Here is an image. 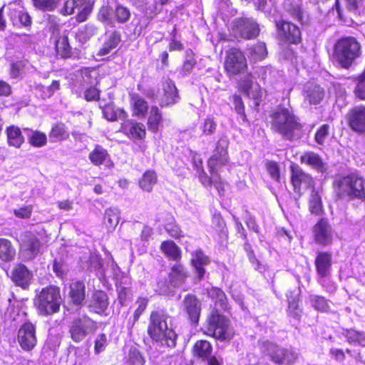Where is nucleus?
Returning a JSON list of instances; mask_svg holds the SVG:
<instances>
[{"instance_id": "obj_1", "label": "nucleus", "mask_w": 365, "mask_h": 365, "mask_svg": "<svg viewBox=\"0 0 365 365\" xmlns=\"http://www.w3.org/2000/svg\"><path fill=\"white\" fill-rule=\"evenodd\" d=\"M172 317L163 309L153 311L150 315L148 334L162 346L174 348L178 335L173 328Z\"/></svg>"}, {"instance_id": "obj_30", "label": "nucleus", "mask_w": 365, "mask_h": 365, "mask_svg": "<svg viewBox=\"0 0 365 365\" xmlns=\"http://www.w3.org/2000/svg\"><path fill=\"white\" fill-rule=\"evenodd\" d=\"M148 299L146 297H139L135 304L137 308L135 309L133 314L130 317L127 322L126 327L128 329H131L134 327L135 324L138 321L141 314L145 312L147 308Z\"/></svg>"}, {"instance_id": "obj_36", "label": "nucleus", "mask_w": 365, "mask_h": 365, "mask_svg": "<svg viewBox=\"0 0 365 365\" xmlns=\"http://www.w3.org/2000/svg\"><path fill=\"white\" fill-rule=\"evenodd\" d=\"M78 10L77 20L82 22L86 20L92 11L93 1L91 0H74Z\"/></svg>"}, {"instance_id": "obj_27", "label": "nucleus", "mask_w": 365, "mask_h": 365, "mask_svg": "<svg viewBox=\"0 0 365 365\" xmlns=\"http://www.w3.org/2000/svg\"><path fill=\"white\" fill-rule=\"evenodd\" d=\"M164 97L161 100L160 106L162 107L175 104L178 102L180 97L178 93L177 88L175 83L168 80L163 85Z\"/></svg>"}, {"instance_id": "obj_61", "label": "nucleus", "mask_w": 365, "mask_h": 365, "mask_svg": "<svg viewBox=\"0 0 365 365\" xmlns=\"http://www.w3.org/2000/svg\"><path fill=\"white\" fill-rule=\"evenodd\" d=\"M233 104L235 106V111L240 115L242 120L243 121H247L245 113V106L242 101V98L237 94L233 95L232 96Z\"/></svg>"}, {"instance_id": "obj_4", "label": "nucleus", "mask_w": 365, "mask_h": 365, "mask_svg": "<svg viewBox=\"0 0 365 365\" xmlns=\"http://www.w3.org/2000/svg\"><path fill=\"white\" fill-rule=\"evenodd\" d=\"M334 188L339 198L347 197L349 200H365V179L356 174H350L336 180Z\"/></svg>"}, {"instance_id": "obj_2", "label": "nucleus", "mask_w": 365, "mask_h": 365, "mask_svg": "<svg viewBox=\"0 0 365 365\" xmlns=\"http://www.w3.org/2000/svg\"><path fill=\"white\" fill-rule=\"evenodd\" d=\"M272 129L284 139H298L302 131V125L293 112L284 107L277 108L270 115Z\"/></svg>"}, {"instance_id": "obj_25", "label": "nucleus", "mask_w": 365, "mask_h": 365, "mask_svg": "<svg viewBox=\"0 0 365 365\" xmlns=\"http://www.w3.org/2000/svg\"><path fill=\"white\" fill-rule=\"evenodd\" d=\"M31 278V272L24 264L18 265L13 271L12 280L23 289H26L29 286Z\"/></svg>"}, {"instance_id": "obj_18", "label": "nucleus", "mask_w": 365, "mask_h": 365, "mask_svg": "<svg viewBox=\"0 0 365 365\" xmlns=\"http://www.w3.org/2000/svg\"><path fill=\"white\" fill-rule=\"evenodd\" d=\"M302 93L304 101L310 105L319 103L324 95L323 88L313 82H309L304 86Z\"/></svg>"}, {"instance_id": "obj_44", "label": "nucleus", "mask_w": 365, "mask_h": 365, "mask_svg": "<svg viewBox=\"0 0 365 365\" xmlns=\"http://www.w3.org/2000/svg\"><path fill=\"white\" fill-rule=\"evenodd\" d=\"M196 64L195 53L191 49H187L185 52V61L180 69L182 76L190 75Z\"/></svg>"}, {"instance_id": "obj_6", "label": "nucleus", "mask_w": 365, "mask_h": 365, "mask_svg": "<svg viewBox=\"0 0 365 365\" xmlns=\"http://www.w3.org/2000/svg\"><path fill=\"white\" fill-rule=\"evenodd\" d=\"M361 46L354 37L340 38L335 45V53L340 65L349 68L361 55Z\"/></svg>"}, {"instance_id": "obj_45", "label": "nucleus", "mask_w": 365, "mask_h": 365, "mask_svg": "<svg viewBox=\"0 0 365 365\" xmlns=\"http://www.w3.org/2000/svg\"><path fill=\"white\" fill-rule=\"evenodd\" d=\"M157 182V175L153 170L146 171L139 181L140 187L145 191L150 192Z\"/></svg>"}, {"instance_id": "obj_17", "label": "nucleus", "mask_w": 365, "mask_h": 365, "mask_svg": "<svg viewBox=\"0 0 365 365\" xmlns=\"http://www.w3.org/2000/svg\"><path fill=\"white\" fill-rule=\"evenodd\" d=\"M212 351V346L206 340H199L193 346L194 354L202 360H207V365H222V361L214 356H211Z\"/></svg>"}, {"instance_id": "obj_10", "label": "nucleus", "mask_w": 365, "mask_h": 365, "mask_svg": "<svg viewBox=\"0 0 365 365\" xmlns=\"http://www.w3.org/2000/svg\"><path fill=\"white\" fill-rule=\"evenodd\" d=\"M232 31L235 36L245 39H252L259 35V28L253 19L241 17L232 21Z\"/></svg>"}, {"instance_id": "obj_24", "label": "nucleus", "mask_w": 365, "mask_h": 365, "mask_svg": "<svg viewBox=\"0 0 365 365\" xmlns=\"http://www.w3.org/2000/svg\"><path fill=\"white\" fill-rule=\"evenodd\" d=\"M315 266L319 277H328L331 267V255L329 252H319L315 259Z\"/></svg>"}, {"instance_id": "obj_63", "label": "nucleus", "mask_w": 365, "mask_h": 365, "mask_svg": "<svg viewBox=\"0 0 365 365\" xmlns=\"http://www.w3.org/2000/svg\"><path fill=\"white\" fill-rule=\"evenodd\" d=\"M131 291L129 288L120 287L118 288V301L121 306H125L131 297Z\"/></svg>"}, {"instance_id": "obj_46", "label": "nucleus", "mask_w": 365, "mask_h": 365, "mask_svg": "<svg viewBox=\"0 0 365 365\" xmlns=\"http://www.w3.org/2000/svg\"><path fill=\"white\" fill-rule=\"evenodd\" d=\"M96 31L97 29L94 25L86 24L78 29L76 38L79 42L84 43L94 36Z\"/></svg>"}, {"instance_id": "obj_26", "label": "nucleus", "mask_w": 365, "mask_h": 365, "mask_svg": "<svg viewBox=\"0 0 365 365\" xmlns=\"http://www.w3.org/2000/svg\"><path fill=\"white\" fill-rule=\"evenodd\" d=\"M284 11L294 20L298 21L302 24L307 22L304 11L301 4L293 0H284L283 4Z\"/></svg>"}, {"instance_id": "obj_31", "label": "nucleus", "mask_w": 365, "mask_h": 365, "mask_svg": "<svg viewBox=\"0 0 365 365\" xmlns=\"http://www.w3.org/2000/svg\"><path fill=\"white\" fill-rule=\"evenodd\" d=\"M84 267L90 272H95L98 277H103V260L101 255L91 254L87 261L84 262Z\"/></svg>"}, {"instance_id": "obj_50", "label": "nucleus", "mask_w": 365, "mask_h": 365, "mask_svg": "<svg viewBox=\"0 0 365 365\" xmlns=\"http://www.w3.org/2000/svg\"><path fill=\"white\" fill-rule=\"evenodd\" d=\"M114 15L118 23L125 24L130 19L131 13L128 7L118 4L114 9Z\"/></svg>"}, {"instance_id": "obj_16", "label": "nucleus", "mask_w": 365, "mask_h": 365, "mask_svg": "<svg viewBox=\"0 0 365 365\" xmlns=\"http://www.w3.org/2000/svg\"><path fill=\"white\" fill-rule=\"evenodd\" d=\"M41 245L36 236L28 235L21 246L20 255L22 259L29 261L34 259L40 253Z\"/></svg>"}, {"instance_id": "obj_32", "label": "nucleus", "mask_w": 365, "mask_h": 365, "mask_svg": "<svg viewBox=\"0 0 365 365\" xmlns=\"http://www.w3.org/2000/svg\"><path fill=\"white\" fill-rule=\"evenodd\" d=\"M307 302L316 311L320 312H328L330 309L329 300L320 295L309 294L307 298Z\"/></svg>"}, {"instance_id": "obj_40", "label": "nucleus", "mask_w": 365, "mask_h": 365, "mask_svg": "<svg viewBox=\"0 0 365 365\" xmlns=\"http://www.w3.org/2000/svg\"><path fill=\"white\" fill-rule=\"evenodd\" d=\"M342 334L346 337L349 344H357L359 346H365V332L355 329H344Z\"/></svg>"}, {"instance_id": "obj_11", "label": "nucleus", "mask_w": 365, "mask_h": 365, "mask_svg": "<svg viewBox=\"0 0 365 365\" xmlns=\"http://www.w3.org/2000/svg\"><path fill=\"white\" fill-rule=\"evenodd\" d=\"M275 26L277 35L281 40L294 44L301 41V31L297 25L284 19H279L275 21Z\"/></svg>"}, {"instance_id": "obj_37", "label": "nucleus", "mask_w": 365, "mask_h": 365, "mask_svg": "<svg viewBox=\"0 0 365 365\" xmlns=\"http://www.w3.org/2000/svg\"><path fill=\"white\" fill-rule=\"evenodd\" d=\"M24 131L27 136L29 143L33 146L41 147L46 144L47 138L43 133L29 128H24Z\"/></svg>"}, {"instance_id": "obj_23", "label": "nucleus", "mask_w": 365, "mask_h": 365, "mask_svg": "<svg viewBox=\"0 0 365 365\" xmlns=\"http://www.w3.org/2000/svg\"><path fill=\"white\" fill-rule=\"evenodd\" d=\"M68 297L73 304L81 307L86 298V286L81 281H75L71 283Z\"/></svg>"}, {"instance_id": "obj_47", "label": "nucleus", "mask_w": 365, "mask_h": 365, "mask_svg": "<svg viewBox=\"0 0 365 365\" xmlns=\"http://www.w3.org/2000/svg\"><path fill=\"white\" fill-rule=\"evenodd\" d=\"M68 136L64 124L57 123L54 125L51 132L49 133L48 137L51 142H57L66 139Z\"/></svg>"}, {"instance_id": "obj_34", "label": "nucleus", "mask_w": 365, "mask_h": 365, "mask_svg": "<svg viewBox=\"0 0 365 365\" xmlns=\"http://www.w3.org/2000/svg\"><path fill=\"white\" fill-rule=\"evenodd\" d=\"M207 294L215 302L216 307H218L222 310H226L228 308L227 298L221 289L212 287L208 290Z\"/></svg>"}, {"instance_id": "obj_29", "label": "nucleus", "mask_w": 365, "mask_h": 365, "mask_svg": "<svg viewBox=\"0 0 365 365\" xmlns=\"http://www.w3.org/2000/svg\"><path fill=\"white\" fill-rule=\"evenodd\" d=\"M160 249L169 259L174 260L178 262L181 259V251L173 241L167 240L163 242Z\"/></svg>"}, {"instance_id": "obj_35", "label": "nucleus", "mask_w": 365, "mask_h": 365, "mask_svg": "<svg viewBox=\"0 0 365 365\" xmlns=\"http://www.w3.org/2000/svg\"><path fill=\"white\" fill-rule=\"evenodd\" d=\"M301 160L302 163L312 166L319 171L322 172L325 170L324 164L321 157L314 152L304 153L302 155Z\"/></svg>"}, {"instance_id": "obj_38", "label": "nucleus", "mask_w": 365, "mask_h": 365, "mask_svg": "<svg viewBox=\"0 0 365 365\" xmlns=\"http://www.w3.org/2000/svg\"><path fill=\"white\" fill-rule=\"evenodd\" d=\"M8 143L9 145L20 148L24 142L21 131L18 127L11 125L6 129Z\"/></svg>"}, {"instance_id": "obj_21", "label": "nucleus", "mask_w": 365, "mask_h": 365, "mask_svg": "<svg viewBox=\"0 0 365 365\" xmlns=\"http://www.w3.org/2000/svg\"><path fill=\"white\" fill-rule=\"evenodd\" d=\"M88 159L92 164L96 166L101 165H105L108 168L113 166L107 150L100 145L95 146V148L89 153Z\"/></svg>"}, {"instance_id": "obj_56", "label": "nucleus", "mask_w": 365, "mask_h": 365, "mask_svg": "<svg viewBox=\"0 0 365 365\" xmlns=\"http://www.w3.org/2000/svg\"><path fill=\"white\" fill-rule=\"evenodd\" d=\"M145 360L142 354L136 348H132L128 353V365H145Z\"/></svg>"}, {"instance_id": "obj_5", "label": "nucleus", "mask_w": 365, "mask_h": 365, "mask_svg": "<svg viewBox=\"0 0 365 365\" xmlns=\"http://www.w3.org/2000/svg\"><path fill=\"white\" fill-rule=\"evenodd\" d=\"M206 334L218 340L226 341L232 338L234 330L230 320L215 309L207 317Z\"/></svg>"}, {"instance_id": "obj_60", "label": "nucleus", "mask_w": 365, "mask_h": 365, "mask_svg": "<svg viewBox=\"0 0 365 365\" xmlns=\"http://www.w3.org/2000/svg\"><path fill=\"white\" fill-rule=\"evenodd\" d=\"M329 135V125L328 124L322 125L315 133V140L319 145H323L325 140Z\"/></svg>"}, {"instance_id": "obj_41", "label": "nucleus", "mask_w": 365, "mask_h": 365, "mask_svg": "<svg viewBox=\"0 0 365 365\" xmlns=\"http://www.w3.org/2000/svg\"><path fill=\"white\" fill-rule=\"evenodd\" d=\"M120 211L116 207H110L106 210L104 214V223L108 230H113L118 224Z\"/></svg>"}, {"instance_id": "obj_53", "label": "nucleus", "mask_w": 365, "mask_h": 365, "mask_svg": "<svg viewBox=\"0 0 365 365\" xmlns=\"http://www.w3.org/2000/svg\"><path fill=\"white\" fill-rule=\"evenodd\" d=\"M202 135H210L215 133L217 128V122L212 117H207L200 125Z\"/></svg>"}, {"instance_id": "obj_39", "label": "nucleus", "mask_w": 365, "mask_h": 365, "mask_svg": "<svg viewBox=\"0 0 365 365\" xmlns=\"http://www.w3.org/2000/svg\"><path fill=\"white\" fill-rule=\"evenodd\" d=\"M16 250L11 242L4 238H0V259L4 262L13 260Z\"/></svg>"}, {"instance_id": "obj_14", "label": "nucleus", "mask_w": 365, "mask_h": 365, "mask_svg": "<svg viewBox=\"0 0 365 365\" xmlns=\"http://www.w3.org/2000/svg\"><path fill=\"white\" fill-rule=\"evenodd\" d=\"M17 339L24 350H32L37 342L35 325L29 322L24 323L19 329Z\"/></svg>"}, {"instance_id": "obj_62", "label": "nucleus", "mask_w": 365, "mask_h": 365, "mask_svg": "<svg viewBox=\"0 0 365 365\" xmlns=\"http://www.w3.org/2000/svg\"><path fill=\"white\" fill-rule=\"evenodd\" d=\"M41 91L43 98H49L53 95L55 91L60 88V83L58 81L54 80L50 86H41Z\"/></svg>"}, {"instance_id": "obj_48", "label": "nucleus", "mask_w": 365, "mask_h": 365, "mask_svg": "<svg viewBox=\"0 0 365 365\" xmlns=\"http://www.w3.org/2000/svg\"><path fill=\"white\" fill-rule=\"evenodd\" d=\"M248 54L255 61L264 59L267 54V48L264 43L259 42L248 48Z\"/></svg>"}, {"instance_id": "obj_59", "label": "nucleus", "mask_w": 365, "mask_h": 365, "mask_svg": "<svg viewBox=\"0 0 365 365\" xmlns=\"http://www.w3.org/2000/svg\"><path fill=\"white\" fill-rule=\"evenodd\" d=\"M68 270V267L63 262L57 259L53 261V271L58 277L63 279L66 276Z\"/></svg>"}, {"instance_id": "obj_7", "label": "nucleus", "mask_w": 365, "mask_h": 365, "mask_svg": "<svg viewBox=\"0 0 365 365\" xmlns=\"http://www.w3.org/2000/svg\"><path fill=\"white\" fill-rule=\"evenodd\" d=\"M96 329V324L86 314L74 317L68 324V334L75 343H81Z\"/></svg>"}, {"instance_id": "obj_52", "label": "nucleus", "mask_w": 365, "mask_h": 365, "mask_svg": "<svg viewBox=\"0 0 365 365\" xmlns=\"http://www.w3.org/2000/svg\"><path fill=\"white\" fill-rule=\"evenodd\" d=\"M34 7L43 11H53L58 6L60 0H32Z\"/></svg>"}, {"instance_id": "obj_12", "label": "nucleus", "mask_w": 365, "mask_h": 365, "mask_svg": "<svg viewBox=\"0 0 365 365\" xmlns=\"http://www.w3.org/2000/svg\"><path fill=\"white\" fill-rule=\"evenodd\" d=\"M201 302L192 294H187L181 304V310L187 320L194 325H197L201 313Z\"/></svg>"}, {"instance_id": "obj_64", "label": "nucleus", "mask_w": 365, "mask_h": 365, "mask_svg": "<svg viewBox=\"0 0 365 365\" xmlns=\"http://www.w3.org/2000/svg\"><path fill=\"white\" fill-rule=\"evenodd\" d=\"M107 346V336L105 334H99L96 341L94 350L96 354H99L105 350Z\"/></svg>"}, {"instance_id": "obj_22", "label": "nucleus", "mask_w": 365, "mask_h": 365, "mask_svg": "<svg viewBox=\"0 0 365 365\" xmlns=\"http://www.w3.org/2000/svg\"><path fill=\"white\" fill-rule=\"evenodd\" d=\"M191 262L198 280L203 279L205 274L204 267L210 264V258L199 250L192 254Z\"/></svg>"}, {"instance_id": "obj_9", "label": "nucleus", "mask_w": 365, "mask_h": 365, "mask_svg": "<svg viewBox=\"0 0 365 365\" xmlns=\"http://www.w3.org/2000/svg\"><path fill=\"white\" fill-rule=\"evenodd\" d=\"M247 68V60L241 51L232 48L227 51L225 69L230 76L242 74Z\"/></svg>"}, {"instance_id": "obj_57", "label": "nucleus", "mask_w": 365, "mask_h": 365, "mask_svg": "<svg viewBox=\"0 0 365 365\" xmlns=\"http://www.w3.org/2000/svg\"><path fill=\"white\" fill-rule=\"evenodd\" d=\"M138 9L145 12L146 14H153L156 13V6L150 5V0H129Z\"/></svg>"}, {"instance_id": "obj_43", "label": "nucleus", "mask_w": 365, "mask_h": 365, "mask_svg": "<svg viewBox=\"0 0 365 365\" xmlns=\"http://www.w3.org/2000/svg\"><path fill=\"white\" fill-rule=\"evenodd\" d=\"M56 49L57 54L63 58H70L73 53L68 38L66 36L59 37L56 41Z\"/></svg>"}, {"instance_id": "obj_58", "label": "nucleus", "mask_w": 365, "mask_h": 365, "mask_svg": "<svg viewBox=\"0 0 365 365\" xmlns=\"http://www.w3.org/2000/svg\"><path fill=\"white\" fill-rule=\"evenodd\" d=\"M265 166L270 178L273 180L279 182L280 179V171L278 164L276 162L268 160Z\"/></svg>"}, {"instance_id": "obj_13", "label": "nucleus", "mask_w": 365, "mask_h": 365, "mask_svg": "<svg viewBox=\"0 0 365 365\" xmlns=\"http://www.w3.org/2000/svg\"><path fill=\"white\" fill-rule=\"evenodd\" d=\"M228 138L223 135L220 137L216 144L214 154L208 160V167L211 173L217 172V166H222L227 162Z\"/></svg>"}, {"instance_id": "obj_49", "label": "nucleus", "mask_w": 365, "mask_h": 365, "mask_svg": "<svg viewBox=\"0 0 365 365\" xmlns=\"http://www.w3.org/2000/svg\"><path fill=\"white\" fill-rule=\"evenodd\" d=\"M130 137L135 139H143L145 136V127L143 123L131 122L126 127Z\"/></svg>"}, {"instance_id": "obj_19", "label": "nucleus", "mask_w": 365, "mask_h": 365, "mask_svg": "<svg viewBox=\"0 0 365 365\" xmlns=\"http://www.w3.org/2000/svg\"><path fill=\"white\" fill-rule=\"evenodd\" d=\"M108 306V298L106 292L101 290L95 291L88 301V308L91 312L97 314L103 312Z\"/></svg>"}, {"instance_id": "obj_55", "label": "nucleus", "mask_w": 365, "mask_h": 365, "mask_svg": "<svg viewBox=\"0 0 365 365\" xmlns=\"http://www.w3.org/2000/svg\"><path fill=\"white\" fill-rule=\"evenodd\" d=\"M133 100L135 114L139 116H144L148 108L147 102L138 96H134Z\"/></svg>"}, {"instance_id": "obj_54", "label": "nucleus", "mask_w": 365, "mask_h": 365, "mask_svg": "<svg viewBox=\"0 0 365 365\" xmlns=\"http://www.w3.org/2000/svg\"><path fill=\"white\" fill-rule=\"evenodd\" d=\"M309 210L312 213L319 215L322 210L321 197L318 192L313 189L309 200Z\"/></svg>"}, {"instance_id": "obj_42", "label": "nucleus", "mask_w": 365, "mask_h": 365, "mask_svg": "<svg viewBox=\"0 0 365 365\" xmlns=\"http://www.w3.org/2000/svg\"><path fill=\"white\" fill-rule=\"evenodd\" d=\"M352 83L355 96L365 101V68L362 73L353 78Z\"/></svg>"}, {"instance_id": "obj_8", "label": "nucleus", "mask_w": 365, "mask_h": 365, "mask_svg": "<svg viewBox=\"0 0 365 365\" xmlns=\"http://www.w3.org/2000/svg\"><path fill=\"white\" fill-rule=\"evenodd\" d=\"M260 349L263 354L268 355L271 360L276 364H292L297 358L294 351L281 348L269 341H263L260 344Z\"/></svg>"}, {"instance_id": "obj_51", "label": "nucleus", "mask_w": 365, "mask_h": 365, "mask_svg": "<svg viewBox=\"0 0 365 365\" xmlns=\"http://www.w3.org/2000/svg\"><path fill=\"white\" fill-rule=\"evenodd\" d=\"M162 120L161 114L156 106L151 107L150 115L148 118V125L149 130L156 132L158 130V125Z\"/></svg>"}, {"instance_id": "obj_3", "label": "nucleus", "mask_w": 365, "mask_h": 365, "mask_svg": "<svg viewBox=\"0 0 365 365\" xmlns=\"http://www.w3.org/2000/svg\"><path fill=\"white\" fill-rule=\"evenodd\" d=\"M63 302L61 289L55 285L42 288L34 299V304L41 316H50L58 313Z\"/></svg>"}, {"instance_id": "obj_28", "label": "nucleus", "mask_w": 365, "mask_h": 365, "mask_svg": "<svg viewBox=\"0 0 365 365\" xmlns=\"http://www.w3.org/2000/svg\"><path fill=\"white\" fill-rule=\"evenodd\" d=\"M187 277V274L184 267L179 263L173 265L169 273L170 282L174 287H179L182 284Z\"/></svg>"}, {"instance_id": "obj_15", "label": "nucleus", "mask_w": 365, "mask_h": 365, "mask_svg": "<svg viewBox=\"0 0 365 365\" xmlns=\"http://www.w3.org/2000/svg\"><path fill=\"white\" fill-rule=\"evenodd\" d=\"M292 183L295 192L301 196L303 191L313 185L312 178L298 167H292Z\"/></svg>"}, {"instance_id": "obj_33", "label": "nucleus", "mask_w": 365, "mask_h": 365, "mask_svg": "<svg viewBox=\"0 0 365 365\" xmlns=\"http://www.w3.org/2000/svg\"><path fill=\"white\" fill-rule=\"evenodd\" d=\"M104 117L110 120L115 121L118 119L124 120L127 117V114L124 110L115 107L113 104H108L103 108Z\"/></svg>"}, {"instance_id": "obj_20", "label": "nucleus", "mask_w": 365, "mask_h": 365, "mask_svg": "<svg viewBox=\"0 0 365 365\" xmlns=\"http://www.w3.org/2000/svg\"><path fill=\"white\" fill-rule=\"evenodd\" d=\"M314 234L316 242L321 245H329L332 240L331 226L324 219L319 220L315 225Z\"/></svg>"}]
</instances>
